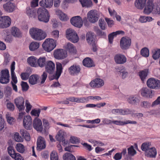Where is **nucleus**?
<instances>
[{"label": "nucleus", "mask_w": 160, "mask_h": 160, "mask_svg": "<svg viewBox=\"0 0 160 160\" xmlns=\"http://www.w3.org/2000/svg\"><path fill=\"white\" fill-rule=\"evenodd\" d=\"M143 12L147 15L152 13L154 15H160V2L155 3L154 0H149Z\"/></svg>", "instance_id": "obj_1"}, {"label": "nucleus", "mask_w": 160, "mask_h": 160, "mask_svg": "<svg viewBox=\"0 0 160 160\" xmlns=\"http://www.w3.org/2000/svg\"><path fill=\"white\" fill-rule=\"evenodd\" d=\"M29 32L31 38L36 40H41L44 39L47 36L45 32L38 28H31L29 29Z\"/></svg>", "instance_id": "obj_2"}, {"label": "nucleus", "mask_w": 160, "mask_h": 160, "mask_svg": "<svg viewBox=\"0 0 160 160\" xmlns=\"http://www.w3.org/2000/svg\"><path fill=\"white\" fill-rule=\"evenodd\" d=\"M65 50L58 49L54 50L53 55L54 58L58 59H62L66 58L67 56V52H70V43H68L64 46Z\"/></svg>", "instance_id": "obj_3"}, {"label": "nucleus", "mask_w": 160, "mask_h": 160, "mask_svg": "<svg viewBox=\"0 0 160 160\" xmlns=\"http://www.w3.org/2000/svg\"><path fill=\"white\" fill-rule=\"evenodd\" d=\"M38 20L45 23L48 22L49 19L50 15L48 11L44 7L39 8L37 11Z\"/></svg>", "instance_id": "obj_4"}, {"label": "nucleus", "mask_w": 160, "mask_h": 160, "mask_svg": "<svg viewBox=\"0 0 160 160\" xmlns=\"http://www.w3.org/2000/svg\"><path fill=\"white\" fill-rule=\"evenodd\" d=\"M56 41L52 38L46 39L42 44L44 49L47 52H50L56 47Z\"/></svg>", "instance_id": "obj_5"}, {"label": "nucleus", "mask_w": 160, "mask_h": 160, "mask_svg": "<svg viewBox=\"0 0 160 160\" xmlns=\"http://www.w3.org/2000/svg\"><path fill=\"white\" fill-rule=\"evenodd\" d=\"M87 18L89 22L94 23L96 22L99 18V15L96 10H92L87 13Z\"/></svg>", "instance_id": "obj_6"}, {"label": "nucleus", "mask_w": 160, "mask_h": 160, "mask_svg": "<svg viewBox=\"0 0 160 160\" xmlns=\"http://www.w3.org/2000/svg\"><path fill=\"white\" fill-rule=\"evenodd\" d=\"M147 84L151 89L155 90L160 89V81L158 79L150 78L147 80Z\"/></svg>", "instance_id": "obj_7"}, {"label": "nucleus", "mask_w": 160, "mask_h": 160, "mask_svg": "<svg viewBox=\"0 0 160 160\" xmlns=\"http://www.w3.org/2000/svg\"><path fill=\"white\" fill-rule=\"evenodd\" d=\"M94 36V33L91 32H88L86 35L87 42L89 44L92 45L93 51L95 52L97 51V46L95 42Z\"/></svg>", "instance_id": "obj_8"}, {"label": "nucleus", "mask_w": 160, "mask_h": 160, "mask_svg": "<svg viewBox=\"0 0 160 160\" xmlns=\"http://www.w3.org/2000/svg\"><path fill=\"white\" fill-rule=\"evenodd\" d=\"M9 74L8 70L4 69L1 72L0 76V82L2 84H7L9 82Z\"/></svg>", "instance_id": "obj_9"}, {"label": "nucleus", "mask_w": 160, "mask_h": 160, "mask_svg": "<svg viewBox=\"0 0 160 160\" xmlns=\"http://www.w3.org/2000/svg\"><path fill=\"white\" fill-rule=\"evenodd\" d=\"M11 19L8 16L0 17V28H5L9 27L11 24Z\"/></svg>", "instance_id": "obj_10"}, {"label": "nucleus", "mask_w": 160, "mask_h": 160, "mask_svg": "<svg viewBox=\"0 0 160 160\" xmlns=\"http://www.w3.org/2000/svg\"><path fill=\"white\" fill-rule=\"evenodd\" d=\"M14 102L19 111L22 112L25 108L24 100L23 98L19 97L14 100Z\"/></svg>", "instance_id": "obj_11"}, {"label": "nucleus", "mask_w": 160, "mask_h": 160, "mask_svg": "<svg viewBox=\"0 0 160 160\" xmlns=\"http://www.w3.org/2000/svg\"><path fill=\"white\" fill-rule=\"evenodd\" d=\"M131 44V40L129 38L123 37L121 38L120 45L122 49L126 50L128 49Z\"/></svg>", "instance_id": "obj_12"}, {"label": "nucleus", "mask_w": 160, "mask_h": 160, "mask_svg": "<svg viewBox=\"0 0 160 160\" xmlns=\"http://www.w3.org/2000/svg\"><path fill=\"white\" fill-rule=\"evenodd\" d=\"M34 128L37 131L41 132H43V127L41 120L38 118H36L34 119L33 122Z\"/></svg>", "instance_id": "obj_13"}, {"label": "nucleus", "mask_w": 160, "mask_h": 160, "mask_svg": "<svg viewBox=\"0 0 160 160\" xmlns=\"http://www.w3.org/2000/svg\"><path fill=\"white\" fill-rule=\"evenodd\" d=\"M71 23L75 27L80 28L83 25L81 18L79 16L73 17L71 19Z\"/></svg>", "instance_id": "obj_14"}, {"label": "nucleus", "mask_w": 160, "mask_h": 160, "mask_svg": "<svg viewBox=\"0 0 160 160\" xmlns=\"http://www.w3.org/2000/svg\"><path fill=\"white\" fill-rule=\"evenodd\" d=\"M140 92L142 96L145 98H152L154 95L153 91L146 87L142 88Z\"/></svg>", "instance_id": "obj_15"}, {"label": "nucleus", "mask_w": 160, "mask_h": 160, "mask_svg": "<svg viewBox=\"0 0 160 160\" xmlns=\"http://www.w3.org/2000/svg\"><path fill=\"white\" fill-rule=\"evenodd\" d=\"M114 60L116 64H122L126 62L127 58L124 55L121 53H118L115 55Z\"/></svg>", "instance_id": "obj_16"}, {"label": "nucleus", "mask_w": 160, "mask_h": 160, "mask_svg": "<svg viewBox=\"0 0 160 160\" xmlns=\"http://www.w3.org/2000/svg\"><path fill=\"white\" fill-rule=\"evenodd\" d=\"M91 87L93 88H99L104 85V81L99 78L94 79L89 83Z\"/></svg>", "instance_id": "obj_17"}, {"label": "nucleus", "mask_w": 160, "mask_h": 160, "mask_svg": "<svg viewBox=\"0 0 160 160\" xmlns=\"http://www.w3.org/2000/svg\"><path fill=\"white\" fill-rule=\"evenodd\" d=\"M45 68L46 72L52 74L53 73L55 70V64L51 61H48L46 62Z\"/></svg>", "instance_id": "obj_18"}, {"label": "nucleus", "mask_w": 160, "mask_h": 160, "mask_svg": "<svg viewBox=\"0 0 160 160\" xmlns=\"http://www.w3.org/2000/svg\"><path fill=\"white\" fill-rule=\"evenodd\" d=\"M149 0H135L134 2L135 7L137 9L142 10L146 7L148 2Z\"/></svg>", "instance_id": "obj_19"}, {"label": "nucleus", "mask_w": 160, "mask_h": 160, "mask_svg": "<svg viewBox=\"0 0 160 160\" xmlns=\"http://www.w3.org/2000/svg\"><path fill=\"white\" fill-rule=\"evenodd\" d=\"M62 64L60 62H57L56 71L55 73L53 75V78L51 80L54 79L58 80L62 72Z\"/></svg>", "instance_id": "obj_20"}, {"label": "nucleus", "mask_w": 160, "mask_h": 160, "mask_svg": "<svg viewBox=\"0 0 160 160\" xmlns=\"http://www.w3.org/2000/svg\"><path fill=\"white\" fill-rule=\"evenodd\" d=\"M32 124L31 117L30 116H25L23 120V125L24 128L28 130L30 129Z\"/></svg>", "instance_id": "obj_21"}, {"label": "nucleus", "mask_w": 160, "mask_h": 160, "mask_svg": "<svg viewBox=\"0 0 160 160\" xmlns=\"http://www.w3.org/2000/svg\"><path fill=\"white\" fill-rule=\"evenodd\" d=\"M3 8L6 12L10 13L15 10V6L14 3L9 2L4 4L3 5Z\"/></svg>", "instance_id": "obj_22"}, {"label": "nucleus", "mask_w": 160, "mask_h": 160, "mask_svg": "<svg viewBox=\"0 0 160 160\" xmlns=\"http://www.w3.org/2000/svg\"><path fill=\"white\" fill-rule=\"evenodd\" d=\"M140 101V98L137 95L131 96L129 97L127 99L128 102L133 105H137Z\"/></svg>", "instance_id": "obj_23"}, {"label": "nucleus", "mask_w": 160, "mask_h": 160, "mask_svg": "<svg viewBox=\"0 0 160 160\" xmlns=\"http://www.w3.org/2000/svg\"><path fill=\"white\" fill-rule=\"evenodd\" d=\"M46 147V142L44 139L42 137H39L37 141V150L40 151L45 148Z\"/></svg>", "instance_id": "obj_24"}, {"label": "nucleus", "mask_w": 160, "mask_h": 160, "mask_svg": "<svg viewBox=\"0 0 160 160\" xmlns=\"http://www.w3.org/2000/svg\"><path fill=\"white\" fill-rule=\"evenodd\" d=\"M112 122L116 125L119 126H124L128 124H136L137 122L135 121L127 120L125 121H121L120 120H112Z\"/></svg>", "instance_id": "obj_25"}, {"label": "nucleus", "mask_w": 160, "mask_h": 160, "mask_svg": "<svg viewBox=\"0 0 160 160\" xmlns=\"http://www.w3.org/2000/svg\"><path fill=\"white\" fill-rule=\"evenodd\" d=\"M81 68L79 65H74L71 66V75L77 76L80 72Z\"/></svg>", "instance_id": "obj_26"}, {"label": "nucleus", "mask_w": 160, "mask_h": 160, "mask_svg": "<svg viewBox=\"0 0 160 160\" xmlns=\"http://www.w3.org/2000/svg\"><path fill=\"white\" fill-rule=\"evenodd\" d=\"M53 0H42L39 2L40 5L43 7L50 8L53 4Z\"/></svg>", "instance_id": "obj_27"}, {"label": "nucleus", "mask_w": 160, "mask_h": 160, "mask_svg": "<svg viewBox=\"0 0 160 160\" xmlns=\"http://www.w3.org/2000/svg\"><path fill=\"white\" fill-rule=\"evenodd\" d=\"M124 34V32L122 30L117 31L110 34L108 36V40L109 43H112L114 36H116L117 35L122 34L123 35Z\"/></svg>", "instance_id": "obj_28"}, {"label": "nucleus", "mask_w": 160, "mask_h": 160, "mask_svg": "<svg viewBox=\"0 0 160 160\" xmlns=\"http://www.w3.org/2000/svg\"><path fill=\"white\" fill-rule=\"evenodd\" d=\"M83 65L87 67L90 68L93 67L95 65L93 61L89 58H86L82 61Z\"/></svg>", "instance_id": "obj_29"}, {"label": "nucleus", "mask_w": 160, "mask_h": 160, "mask_svg": "<svg viewBox=\"0 0 160 160\" xmlns=\"http://www.w3.org/2000/svg\"><path fill=\"white\" fill-rule=\"evenodd\" d=\"M157 154V151L154 147H151L149 150L146 152L145 155L148 157L154 158Z\"/></svg>", "instance_id": "obj_30"}, {"label": "nucleus", "mask_w": 160, "mask_h": 160, "mask_svg": "<svg viewBox=\"0 0 160 160\" xmlns=\"http://www.w3.org/2000/svg\"><path fill=\"white\" fill-rule=\"evenodd\" d=\"M15 62H13L11 65V71L12 80V81H13L12 82L15 84H16L17 82V80L14 72L15 69Z\"/></svg>", "instance_id": "obj_31"}, {"label": "nucleus", "mask_w": 160, "mask_h": 160, "mask_svg": "<svg viewBox=\"0 0 160 160\" xmlns=\"http://www.w3.org/2000/svg\"><path fill=\"white\" fill-rule=\"evenodd\" d=\"M118 72L121 76L123 79L125 78L128 76V73L125 68L123 66L120 67L117 69Z\"/></svg>", "instance_id": "obj_32"}, {"label": "nucleus", "mask_w": 160, "mask_h": 160, "mask_svg": "<svg viewBox=\"0 0 160 160\" xmlns=\"http://www.w3.org/2000/svg\"><path fill=\"white\" fill-rule=\"evenodd\" d=\"M39 77L37 74H33L29 78V82L31 85H35L36 84Z\"/></svg>", "instance_id": "obj_33"}, {"label": "nucleus", "mask_w": 160, "mask_h": 160, "mask_svg": "<svg viewBox=\"0 0 160 160\" xmlns=\"http://www.w3.org/2000/svg\"><path fill=\"white\" fill-rule=\"evenodd\" d=\"M11 32L12 35L15 37L19 38L21 37L22 34L20 30L16 27L12 28Z\"/></svg>", "instance_id": "obj_34"}, {"label": "nucleus", "mask_w": 160, "mask_h": 160, "mask_svg": "<svg viewBox=\"0 0 160 160\" xmlns=\"http://www.w3.org/2000/svg\"><path fill=\"white\" fill-rule=\"evenodd\" d=\"M37 58L34 56H31L28 58L27 62L31 66H37Z\"/></svg>", "instance_id": "obj_35"}, {"label": "nucleus", "mask_w": 160, "mask_h": 160, "mask_svg": "<svg viewBox=\"0 0 160 160\" xmlns=\"http://www.w3.org/2000/svg\"><path fill=\"white\" fill-rule=\"evenodd\" d=\"M79 40V37L76 32L71 29V40L73 43H76Z\"/></svg>", "instance_id": "obj_36"}, {"label": "nucleus", "mask_w": 160, "mask_h": 160, "mask_svg": "<svg viewBox=\"0 0 160 160\" xmlns=\"http://www.w3.org/2000/svg\"><path fill=\"white\" fill-rule=\"evenodd\" d=\"M56 14L59 17V19L62 21H66L69 19L67 15L62 12L60 10L56 11Z\"/></svg>", "instance_id": "obj_37"}, {"label": "nucleus", "mask_w": 160, "mask_h": 160, "mask_svg": "<svg viewBox=\"0 0 160 160\" xmlns=\"http://www.w3.org/2000/svg\"><path fill=\"white\" fill-rule=\"evenodd\" d=\"M151 146V143L148 142H146L143 143L141 145V148L142 151L145 152V154L147 151H148Z\"/></svg>", "instance_id": "obj_38"}, {"label": "nucleus", "mask_w": 160, "mask_h": 160, "mask_svg": "<svg viewBox=\"0 0 160 160\" xmlns=\"http://www.w3.org/2000/svg\"><path fill=\"white\" fill-rule=\"evenodd\" d=\"M148 73V70L145 69L140 72L139 73V76L142 82H143L146 79Z\"/></svg>", "instance_id": "obj_39"}, {"label": "nucleus", "mask_w": 160, "mask_h": 160, "mask_svg": "<svg viewBox=\"0 0 160 160\" xmlns=\"http://www.w3.org/2000/svg\"><path fill=\"white\" fill-rule=\"evenodd\" d=\"M21 134L25 139L28 141L30 140V137L29 133L25 129H21L20 131Z\"/></svg>", "instance_id": "obj_40"}, {"label": "nucleus", "mask_w": 160, "mask_h": 160, "mask_svg": "<svg viewBox=\"0 0 160 160\" xmlns=\"http://www.w3.org/2000/svg\"><path fill=\"white\" fill-rule=\"evenodd\" d=\"M64 133L62 131H60L56 135V139L60 142H63L64 140Z\"/></svg>", "instance_id": "obj_41"}, {"label": "nucleus", "mask_w": 160, "mask_h": 160, "mask_svg": "<svg viewBox=\"0 0 160 160\" xmlns=\"http://www.w3.org/2000/svg\"><path fill=\"white\" fill-rule=\"evenodd\" d=\"M82 7L89 8L91 7L92 3L91 0H80Z\"/></svg>", "instance_id": "obj_42"}, {"label": "nucleus", "mask_w": 160, "mask_h": 160, "mask_svg": "<svg viewBox=\"0 0 160 160\" xmlns=\"http://www.w3.org/2000/svg\"><path fill=\"white\" fill-rule=\"evenodd\" d=\"M153 20V19L150 16H141L139 20L141 23H145L147 22H150Z\"/></svg>", "instance_id": "obj_43"}, {"label": "nucleus", "mask_w": 160, "mask_h": 160, "mask_svg": "<svg viewBox=\"0 0 160 160\" xmlns=\"http://www.w3.org/2000/svg\"><path fill=\"white\" fill-rule=\"evenodd\" d=\"M46 63V58L44 57H40L37 60V65L41 68L43 67Z\"/></svg>", "instance_id": "obj_44"}, {"label": "nucleus", "mask_w": 160, "mask_h": 160, "mask_svg": "<svg viewBox=\"0 0 160 160\" xmlns=\"http://www.w3.org/2000/svg\"><path fill=\"white\" fill-rule=\"evenodd\" d=\"M15 148L18 152L21 153H23L25 151L24 146L21 143L17 144Z\"/></svg>", "instance_id": "obj_45"}, {"label": "nucleus", "mask_w": 160, "mask_h": 160, "mask_svg": "<svg viewBox=\"0 0 160 160\" xmlns=\"http://www.w3.org/2000/svg\"><path fill=\"white\" fill-rule=\"evenodd\" d=\"M42 122L44 127V129H43V132L44 131L45 132H47L50 128L49 122L46 119H42Z\"/></svg>", "instance_id": "obj_46"}, {"label": "nucleus", "mask_w": 160, "mask_h": 160, "mask_svg": "<svg viewBox=\"0 0 160 160\" xmlns=\"http://www.w3.org/2000/svg\"><path fill=\"white\" fill-rule=\"evenodd\" d=\"M141 55L144 57H148L149 55V49L146 48L142 49L140 51Z\"/></svg>", "instance_id": "obj_47"}, {"label": "nucleus", "mask_w": 160, "mask_h": 160, "mask_svg": "<svg viewBox=\"0 0 160 160\" xmlns=\"http://www.w3.org/2000/svg\"><path fill=\"white\" fill-rule=\"evenodd\" d=\"M8 154L12 158L15 157L17 153L15 152L13 147L11 146L8 147Z\"/></svg>", "instance_id": "obj_48"}, {"label": "nucleus", "mask_w": 160, "mask_h": 160, "mask_svg": "<svg viewBox=\"0 0 160 160\" xmlns=\"http://www.w3.org/2000/svg\"><path fill=\"white\" fill-rule=\"evenodd\" d=\"M39 46V43L37 42H33L29 46V49L31 51H33L37 49Z\"/></svg>", "instance_id": "obj_49"}, {"label": "nucleus", "mask_w": 160, "mask_h": 160, "mask_svg": "<svg viewBox=\"0 0 160 160\" xmlns=\"http://www.w3.org/2000/svg\"><path fill=\"white\" fill-rule=\"evenodd\" d=\"M98 24L100 28L102 30H105L106 28V22L104 19H100L99 20Z\"/></svg>", "instance_id": "obj_50"}, {"label": "nucleus", "mask_w": 160, "mask_h": 160, "mask_svg": "<svg viewBox=\"0 0 160 160\" xmlns=\"http://www.w3.org/2000/svg\"><path fill=\"white\" fill-rule=\"evenodd\" d=\"M80 142L79 138L77 137L71 136V143L77 144Z\"/></svg>", "instance_id": "obj_51"}, {"label": "nucleus", "mask_w": 160, "mask_h": 160, "mask_svg": "<svg viewBox=\"0 0 160 160\" xmlns=\"http://www.w3.org/2000/svg\"><path fill=\"white\" fill-rule=\"evenodd\" d=\"M152 57L155 60L160 58V49H158L155 51L153 54Z\"/></svg>", "instance_id": "obj_52"}, {"label": "nucleus", "mask_w": 160, "mask_h": 160, "mask_svg": "<svg viewBox=\"0 0 160 160\" xmlns=\"http://www.w3.org/2000/svg\"><path fill=\"white\" fill-rule=\"evenodd\" d=\"M21 86L22 87V90L23 91H27L29 88V86L27 82L23 81L21 82Z\"/></svg>", "instance_id": "obj_53"}, {"label": "nucleus", "mask_w": 160, "mask_h": 160, "mask_svg": "<svg viewBox=\"0 0 160 160\" xmlns=\"http://www.w3.org/2000/svg\"><path fill=\"white\" fill-rule=\"evenodd\" d=\"M128 153L129 155L133 156L136 153V151L134 149L133 146H131L128 149Z\"/></svg>", "instance_id": "obj_54"}, {"label": "nucleus", "mask_w": 160, "mask_h": 160, "mask_svg": "<svg viewBox=\"0 0 160 160\" xmlns=\"http://www.w3.org/2000/svg\"><path fill=\"white\" fill-rule=\"evenodd\" d=\"M41 112V109H38L37 110L36 109H32L31 112V114L32 115L39 117Z\"/></svg>", "instance_id": "obj_55"}, {"label": "nucleus", "mask_w": 160, "mask_h": 160, "mask_svg": "<svg viewBox=\"0 0 160 160\" xmlns=\"http://www.w3.org/2000/svg\"><path fill=\"white\" fill-rule=\"evenodd\" d=\"M14 139L17 142H22L23 141V138L19 135L18 132H16L14 135Z\"/></svg>", "instance_id": "obj_56"}, {"label": "nucleus", "mask_w": 160, "mask_h": 160, "mask_svg": "<svg viewBox=\"0 0 160 160\" xmlns=\"http://www.w3.org/2000/svg\"><path fill=\"white\" fill-rule=\"evenodd\" d=\"M51 160H58V157L57 153L54 151H53L50 154Z\"/></svg>", "instance_id": "obj_57"}, {"label": "nucleus", "mask_w": 160, "mask_h": 160, "mask_svg": "<svg viewBox=\"0 0 160 160\" xmlns=\"http://www.w3.org/2000/svg\"><path fill=\"white\" fill-rule=\"evenodd\" d=\"M132 112L130 109H121V115H125L131 114Z\"/></svg>", "instance_id": "obj_58"}, {"label": "nucleus", "mask_w": 160, "mask_h": 160, "mask_svg": "<svg viewBox=\"0 0 160 160\" xmlns=\"http://www.w3.org/2000/svg\"><path fill=\"white\" fill-rule=\"evenodd\" d=\"M30 73L28 72L22 73L21 74V78L22 80H27L29 77Z\"/></svg>", "instance_id": "obj_59"}, {"label": "nucleus", "mask_w": 160, "mask_h": 160, "mask_svg": "<svg viewBox=\"0 0 160 160\" xmlns=\"http://www.w3.org/2000/svg\"><path fill=\"white\" fill-rule=\"evenodd\" d=\"M47 77V72H44L41 75V83L42 84L44 83Z\"/></svg>", "instance_id": "obj_60"}, {"label": "nucleus", "mask_w": 160, "mask_h": 160, "mask_svg": "<svg viewBox=\"0 0 160 160\" xmlns=\"http://www.w3.org/2000/svg\"><path fill=\"white\" fill-rule=\"evenodd\" d=\"M10 60V55L8 53L4 54V64L7 65L9 62Z\"/></svg>", "instance_id": "obj_61"}, {"label": "nucleus", "mask_w": 160, "mask_h": 160, "mask_svg": "<svg viewBox=\"0 0 160 160\" xmlns=\"http://www.w3.org/2000/svg\"><path fill=\"white\" fill-rule=\"evenodd\" d=\"M70 2V0H64L62 5V7L64 9H66L69 6V4Z\"/></svg>", "instance_id": "obj_62"}, {"label": "nucleus", "mask_w": 160, "mask_h": 160, "mask_svg": "<svg viewBox=\"0 0 160 160\" xmlns=\"http://www.w3.org/2000/svg\"><path fill=\"white\" fill-rule=\"evenodd\" d=\"M6 118L8 122L10 124H12L14 123V119L12 117L9 116V115L7 114L6 115Z\"/></svg>", "instance_id": "obj_63"}, {"label": "nucleus", "mask_w": 160, "mask_h": 160, "mask_svg": "<svg viewBox=\"0 0 160 160\" xmlns=\"http://www.w3.org/2000/svg\"><path fill=\"white\" fill-rule=\"evenodd\" d=\"M12 88H11L8 87L6 88V90L5 91V93L7 97L10 96L11 94Z\"/></svg>", "instance_id": "obj_64"}]
</instances>
